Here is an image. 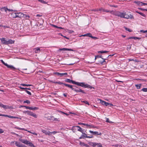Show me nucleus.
I'll use <instances>...</instances> for the list:
<instances>
[{
	"instance_id": "nucleus-1",
	"label": "nucleus",
	"mask_w": 147,
	"mask_h": 147,
	"mask_svg": "<svg viewBox=\"0 0 147 147\" xmlns=\"http://www.w3.org/2000/svg\"><path fill=\"white\" fill-rule=\"evenodd\" d=\"M122 18H125L127 19H134L133 16L130 14H128L126 12L122 13Z\"/></svg>"
},
{
	"instance_id": "nucleus-2",
	"label": "nucleus",
	"mask_w": 147,
	"mask_h": 147,
	"mask_svg": "<svg viewBox=\"0 0 147 147\" xmlns=\"http://www.w3.org/2000/svg\"><path fill=\"white\" fill-rule=\"evenodd\" d=\"M23 113L26 114H27L28 115L32 116L35 118H37V115L36 114L30 111H25L23 112Z\"/></svg>"
},
{
	"instance_id": "nucleus-3",
	"label": "nucleus",
	"mask_w": 147,
	"mask_h": 147,
	"mask_svg": "<svg viewBox=\"0 0 147 147\" xmlns=\"http://www.w3.org/2000/svg\"><path fill=\"white\" fill-rule=\"evenodd\" d=\"M1 61L3 64L4 65L6 66L7 67V68H10L11 69L13 70H15L16 69V68L14 67L12 65H9L7 64V63H5V62L3 61V60H1Z\"/></svg>"
},
{
	"instance_id": "nucleus-4",
	"label": "nucleus",
	"mask_w": 147,
	"mask_h": 147,
	"mask_svg": "<svg viewBox=\"0 0 147 147\" xmlns=\"http://www.w3.org/2000/svg\"><path fill=\"white\" fill-rule=\"evenodd\" d=\"M122 13L123 12H121L118 11H113L112 14L122 18Z\"/></svg>"
},
{
	"instance_id": "nucleus-5",
	"label": "nucleus",
	"mask_w": 147,
	"mask_h": 147,
	"mask_svg": "<svg viewBox=\"0 0 147 147\" xmlns=\"http://www.w3.org/2000/svg\"><path fill=\"white\" fill-rule=\"evenodd\" d=\"M85 84V83L84 82H76L75 84L86 88V84Z\"/></svg>"
},
{
	"instance_id": "nucleus-6",
	"label": "nucleus",
	"mask_w": 147,
	"mask_h": 147,
	"mask_svg": "<svg viewBox=\"0 0 147 147\" xmlns=\"http://www.w3.org/2000/svg\"><path fill=\"white\" fill-rule=\"evenodd\" d=\"M76 127L78 128V131L81 132L82 133H83V132L84 131L82 129L80 126H77L75 127H73L72 129V130L73 131H74V129H76L75 128Z\"/></svg>"
},
{
	"instance_id": "nucleus-7",
	"label": "nucleus",
	"mask_w": 147,
	"mask_h": 147,
	"mask_svg": "<svg viewBox=\"0 0 147 147\" xmlns=\"http://www.w3.org/2000/svg\"><path fill=\"white\" fill-rule=\"evenodd\" d=\"M100 103L103 105H105L106 106H107L108 105H113L109 103L108 102H106L105 101L102 100L100 99Z\"/></svg>"
},
{
	"instance_id": "nucleus-8",
	"label": "nucleus",
	"mask_w": 147,
	"mask_h": 147,
	"mask_svg": "<svg viewBox=\"0 0 147 147\" xmlns=\"http://www.w3.org/2000/svg\"><path fill=\"white\" fill-rule=\"evenodd\" d=\"M17 18H21L24 17V14L21 12H17L16 13Z\"/></svg>"
},
{
	"instance_id": "nucleus-9",
	"label": "nucleus",
	"mask_w": 147,
	"mask_h": 147,
	"mask_svg": "<svg viewBox=\"0 0 147 147\" xmlns=\"http://www.w3.org/2000/svg\"><path fill=\"white\" fill-rule=\"evenodd\" d=\"M54 74L58 76H59L60 77H62L64 75H67V73H60L58 72H55Z\"/></svg>"
},
{
	"instance_id": "nucleus-10",
	"label": "nucleus",
	"mask_w": 147,
	"mask_h": 147,
	"mask_svg": "<svg viewBox=\"0 0 147 147\" xmlns=\"http://www.w3.org/2000/svg\"><path fill=\"white\" fill-rule=\"evenodd\" d=\"M89 132L90 133L93 134L94 135H101V133L100 132L99 133L97 131H93L91 130H90Z\"/></svg>"
},
{
	"instance_id": "nucleus-11",
	"label": "nucleus",
	"mask_w": 147,
	"mask_h": 147,
	"mask_svg": "<svg viewBox=\"0 0 147 147\" xmlns=\"http://www.w3.org/2000/svg\"><path fill=\"white\" fill-rule=\"evenodd\" d=\"M16 146L18 147H24V146L20 142L16 141L15 143Z\"/></svg>"
},
{
	"instance_id": "nucleus-12",
	"label": "nucleus",
	"mask_w": 147,
	"mask_h": 147,
	"mask_svg": "<svg viewBox=\"0 0 147 147\" xmlns=\"http://www.w3.org/2000/svg\"><path fill=\"white\" fill-rule=\"evenodd\" d=\"M49 119L51 120H52L55 121H59L60 120L59 119L55 118L53 116H52L50 117L49 118Z\"/></svg>"
},
{
	"instance_id": "nucleus-13",
	"label": "nucleus",
	"mask_w": 147,
	"mask_h": 147,
	"mask_svg": "<svg viewBox=\"0 0 147 147\" xmlns=\"http://www.w3.org/2000/svg\"><path fill=\"white\" fill-rule=\"evenodd\" d=\"M59 51H74V50L73 49H68V48H62V49H59Z\"/></svg>"
},
{
	"instance_id": "nucleus-14",
	"label": "nucleus",
	"mask_w": 147,
	"mask_h": 147,
	"mask_svg": "<svg viewBox=\"0 0 147 147\" xmlns=\"http://www.w3.org/2000/svg\"><path fill=\"white\" fill-rule=\"evenodd\" d=\"M0 40H1V43L4 44L6 45L7 40H5V38H0Z\"/></svg>"
},
{
	"instance_id": "nucleus-15",
	"label": "nucleus",
	"mask_w": 147,
	"mask_h": 147,
	"mask_svg": "<svg viewBox=\"0 0 147 147\" xmlns=\"http://www.w3.org/2000/svg\"><path fill=\"white\" fill-rule=\"evenodd\" d=\"M65 81L66 82H69V83H72L73 84H75L76 82L73 81L72 80H71L69 79H67L65 80Z\"/></svg>"
},
{
	"instance_id": "nucleus-16",
	"label": "nucleus",
	"mask_w": 147,
	"mask_h": 147,
	"mask_svg": "<svg viewBox=\"0 0 147 147\" xmlns=\"http://www.w3.org/2000/svg\"><path fill=\"white\" fill-rule=\"evenodd\" d=\"M14 41L13 40L11 39H9L8 40H7V45L12 44L14 43Z\"/></svg>"
},
{
	"instance_id": "nucleus-17",
	"label": "nucleus",
	"mask_w": 147,
	"mask_h": 147,
	"mask_svg": "<svg viewBox=\"0 0 147 147\" xmlns=\"http://www.w3.org/2000/svg\"><path fill=\"white\" fill-rule=\"evenodd\" d=\"M42 131L46 135H48L49 136H50L51 135V132H50L49 131H47L43 130Z\"/></svg>"
},
{
	"instance_id": "nucleus-18",
	"label": "nucleus",
	"mask_w": 147,
	"mask_h": 147,
	"mask_svg": "<svg viewBox=\"0 0 147 147\" xmlns=\"http://www.w3.org/2000/svg\"><path fill=\"white\" fill-rule=\"evenodd\" d=\"M0 10L2 12L5 11L6 13L7 10V8L5 7H3L0 8Z\"/></svg>"
},
{
	"instance_id": "nucleus-19",
	"label": "nucleus",
	"mask_w": 147,
	"mask_h": 147,
	"mask_svg": "<svg viewBox=\"0 0 147 147\" xmlns=\"http://www.w3.org/2000/svg\"><path fill=\"white\" fill-rule=\"evenodd\" d=\"M19 140L25 144H26L28 143V141L26 140L22 139L20 138L19 139Z\"/></svg>"
},
{
	"instance_id": "nucleus-20",
	"label": "nucleus",
	"mask_w": 147,
	"mask_h": 147,
	"mask_svg": "<svg viewBox=\"0 0 147 147\" xmlns=\"http://www.w3.org/2000/svg\"><path fill=\"white\" fill-rule=\"evenodd\" d=\"M75 91L76 92H81L85 94L86 93L83 90H82L81 89H76L75 90Z\"/></svg>"
},
{
	"instance_id": "nucleus-21",
	"label": "nucleus",
	"mask_w": 147,
	"mask_h": 147,
	"mask_svg": "<svg viewBox=\"0 0 147 147\" xmlns=\"http://www.w3.org/2000/svg\"><path fill=\"white\" fill-rule=\"evenodd\" d=\"M11 16L13 18H17V15L16 13L13 12L11 13Z\"/></svg>"
},
{
	"instance_id": "nucleus-22",
	"label": "nucleus",
	"mask_w": 147,
	"mask_h": 147,
	"mask_svg": "<svg viewBox=\"0 0 147 147\" xmlns=\"http://www.w3.org/2000/svg\"><path fill=\"white\" fill-rule=\"evenodd\" d=\"M134 2L140 6H142L143 5V3L139 1H134Z\"/></svg>"
},
{
	"instance_id": "nucleus-23",
	"label": "nucleus",
	"mask_w": 147,
	"mask_h": 147,
	"mask_svg": "<svg viewBox=\"0 0 147 147\" xmlns=\"http://www.w3.org/2000/svg\"><path fill=\"white\" fill-rule=\"evenodd\" d=\"M35 53H38L40 52V49L38 47H37L35 49Z\"/></svg>"
},
{
	"instance_id": "nucleus-24",
	"label": "nucleus",
	"mask_w": 147,
	"mask_h": 147,
	"mask_svg": "<svg viewBox=\"0 0 147 147\" xmlns=\"http://www.w3.org/2000/svg\"><path fill=\"white\" fill-rule=\"evenodd\" d=\"M82 36H88L89 37H91L92 36V34L90 33H88L86 34L82 35Z\"/></svg>"
},
{
	"instance_id": "nucleus-25",
	"label": "nucleus",
	"mask_w": 147,
	"mask_h": 147,
	"mask_svg": "<svg viewBox=\"0 0 147 147\" xmlns=\"http://www.w3.org/2000/svg\"><path fill=\"white\" fill-rule=\"evenodd\" d=\"M28 144L29 145V146H30L35 147V146L32 143L28 141V143L27 144H26V145H28Z\"/></svg>"
},
{
	"instance_id": "nucleus-26",
	"label": "nucleus",
	"mask_w": 147,
	"mask_h": 147,
	"mask_svg": "<svg viewBox=\"0 0 147 147\" xmlns=\"http://www.w3.org/2000/svg\"><path fill=\"white\" fill-rule=\"evenodd\" d=\"M30 108L29 110H37L38 109V108L37 107H30Z\"/></svg>"
},
{
	"instance_id": "nucleus-27",
	"label": "nucleus",
	"mask_w": 147,
	"mask_h": 147,
	"mask_svg": "<svg viewBox=\"0 0 147 147\" xmlns=\"http://www.w3.org/2000/svg\"><path fill=\"white\" fill-rule=\"evenodd\" d=\"M86 88H90V89H91L92 88H93L94 89V87H92V86H90V85H88V84H86Z\"/></svg>"
},
{
	"instance_id": "nucleus-28",
	"label": "nucleus",
	"mask_w": 147,
	"mask_h": 147,
	"mask_svg": "<svg viewBox=\"0 0 147 147\" xmlns=\"http://www.w3.org/2000/svg\"><path fill=\"white\" fill-rule=\"evenodd\" d=\"M51 25L52 26H53L54 27L57 28H59V29H64V28H63L62 27H58V26H55L54 25H53V24H51Z\"/></svg>"
},
{
	"instance_id": "nucleus-29",
	"label": "nucleus",
	"mask_w": 147,
	"mask_h": 147,
	"mask_svg": "<svg viewBox=\"0 0 147 147\" xmlns=\"http://www.w3.org/2000/svg\"><path fill=\"white\" fill-rule=\"evenodd\" d=\"M82 136L83 137V138H87V135L86 134L84 133L83 132V133H82Z\"/></svg>"
},
{
	"instance_id": "nucleus-30",
	"label": "nucleus",
	"mask_w": 147,
	"mask_h": 147,
	"mask_svg": "<svg viewBox=\"0 0 147 147\" xmlns=\"http://www.w3.org/2000/svg\"><path fill=\"white\" fill-rule=\"evenodd\" d=\"M141 86V84H136L135 86L137 89H140V88Z\"/></svg>"
},
{
	"instance_id": "nucleus-31",
	"label": "nucleus",
	"mask_w": 147,
	"mask_h": 147,
	"mask_svg": "<svg viewBox=\"0 0 147 147\" xmlns=\"http://www.w3.org/2000/svg\"><path fill=\"white\" fill-rule=\"evenodd\" d=\"M2 107L5 109L9 108V106L7 105H3Z\"/></svg>"
},
{
	"instance_id": "nucleus-32",
	"label": "nucleus",
	"mask_w": 147,
	"mask_h": 147,
	"mask_svg": "<svg viewBox=\"0 0 147 147\" xmlns=\"http://www.w3.org/2000/svg\"><path fill=\"white\" fill-rule=\"evenodd\" d=\"M80 124L84 125L87 126H90V125L86 123H80Z\"/></svg>"
},
{
	"instance_id": "nucleus-33",
	"label": "nucleus",
	"mask_w": 147,
	"mask_h": 147,
	"mask_svg": "<svg viewBox=\"0 0 147 147\" xmlns=\"http://www.w3.org/2000/svg\"><path fill=\"white\" fill-rule=\"evenodd\" d=\"M90 144L93 147L96 146V143L91 142L90 143Z\"/></svg>"
},
{
	"instance_id": "nucleus-34",
	"label": "nucleus",
	"mask_w": 147,
	"mask_h": 147,
	"mask_svg": "<svg viewBox=\"0 0 147 147\" xmlns=\"http://www.w3.org/2000/svg\"><path fill=\"white\" fill-rule=\"evenodd\" d=\"M136 12L140 14V15H141V16H142L143 17H145L146 16V15L142 13L139 12L138 11H136Z\"/></svg>"
},
{
	"instance_id": "nucleus-35",
	"label": "nucleus",
	"mask_w": 147,
	"mask_h": 147,
	"mask_svg": "<svg viewBox=\"0 0 147 147\" xmlns=\"http://www.w3.org/2000/svg\"><path fill=\"white\" fill-rule=\"evenodd\" d=\"M108 52V51H98V53H106Z\"/></svg>"
},
{
	"instance_id": "nucleus-36",
	"label": "nucleus",
	"mask_w": 147,
	"mask_h": 147,
	"mask_svg": "<svg viewBox=\"0 0 147 147\" xmlns=\"http://www.w3.org/2000/svg\"><path fill=\"white\" fill-rule=\"evenodd\" d=\"M96 147H102V146L100 144L96 143Z\"/></svg>"
},
{
	"instance_id": "nucleus-37",
	"label": "nucleus",
	"mask_w": 147,
	"mask_h": 147,
	"mask_svg": "<svg viewBox=\"0 0 147 147\" xmlns=\"http://www.w3.org/2000/svg\"><path fill=\"white\" fill-rule=\"evenodd\" d=\"M15 128H16V129H18L24 130H25V131H27V130L25 129L24 128H20L19 127H16Z\"/></svg>"
},
{
	"instance_id": "nucleus-38",
	"label": "nucleus",
	"mask_w": 147,
	"mask_h": 147,
	"mask_svg": "<svg viewBox=\"0 0 147 147\" xmlns=\"http://www.w3.org/2000/svg\"><path fill=\"white\" fill-rule=\"evenodd\" d=\"M125 29L127 31H128L129 32H131L132 31V30L128 28H127L126 27H124Z\"/></svg>"
},
{
	"instance_id": "nucleus-39",
	"label": "nucleus",
	"mask_w": 147,
	"mask_h": 147,
	"mask_svg": "<svg viewBox=\"0 0 147 147\" xmlns=\"http://www.w3.org/2000/svg\"><path fill=\"white\" fill-rule=\"evenodd\" d=\"M11 118H16V119H21V118L18 117H14V116H11Z\"/></svg>"
},
{
	"instance_id": "nucleus-40",
	"label": "nucleus",
	"mask_w": 147,
	"mask_h": 147,
	"mask_svg": "<svg viewBox=\"0 0 147 147\" xmlns=\"http://www.w3.org/2000/svg\"><path fill=\"white\" fill-rule=\"evenodd\" d=\"M105 119H106V122L109 123L112 122H111L109 121V118L106 117L105 118Z\"/></svg>"
},
{
	"instance_id": "nucleus-41",
	"label": "nucleus",
	"mask_w": 147,
	"mask_h": 147,
	"mask_svg": "<svg viewBox=\"0 0 147 147\" xmlns=\"http://www.w3.org/2000/svg\"><path fill=\"white\" fill-rule=\"evenodd\" d=\"M25 91L29 95H31V93L30 92H29V91H28V90H25Z\"/></svg>"
},
{
	"instance_id": "nucleus-42",
	"label": "nucleus",
	"mask_w": 147,
	"mask_h": 147,
	"mask_svg": "<svg viewBox=\"0 0 147 147\" xmlns=\"http://www.w3.org/2000/svg\"><path fill=\"white\" fill-rule=\"evenodd\" d=\"M82 102H84V103L85 104H87V105H89V104L88 103V102L87 101H82Z\"/></svg>"
},
{
	"instance_id": "nucleus-43",
	"label": "nucleus",
	"mask_w": 147,
	"mask_h": 147,
	"mask_svg": "<svg viewBox=\"0 0 147 147\" xmlns=\"http://www.w3.org/2000/svg\"><path fill=\"white\" fill-rule=\"evenodd\" d=\"M21 85L22 86H31V85L29 84H21Z\"/></svg>"
},
{
	"instance_id": "nucleus-44",
	"label": "nucleus",
	"mask_w": 147,
	"mask_h": 147,
	"mask_svg": "<svg viewBox=\"0 0 147 147\" xmlns=\"http://www.w3.org/2000/svg\"><path fill=\"white\" fill-rule=\"evenodd\" d=\"M24 103H26L28 104H30V102L29 100H26L24 101Z\"/></svg>"
},
{
	"instance_id": "nucleus-45",
	"label": "nucleus",
	"mask_w": 147,
	"mask_h": 147,
	"mask_svg": "<svg viewBox=\"0 0 147 147\" xmlns=\"http://www.w3.org/2000/svg\"><path fill=\"white\" fill-rule=\"evenodd\" d=\"M140 32H142L143 33H145L146 32H147V30H140Z\"/></svg>"
},
{
	"instance_id": "nucleus-46",
	"label": "nucleus",
	"mask_w": 147,
	"mask_h": 147,
	"mask_svg": "<svg viewBox=\"0 0 147 147\" xmlns=\"http://www.w3.org/2000/svg\"><path fill=\"white\" fill-rule=\"evenodd\" d=\"M142 90L144 92H147V88H143Z\"/></svg>"
},
{
	"instance_id": "nucleus-47",
	"label": "nucleus",
	"mask_w": 147,
	"mask_h": 147,
	"mask_svg": "<svg viewBox=\"0 0 147 147\" xmlns=\"http://www.w3.org/2000/svg\"><path fill=\"white\" fill-rule=\"evenodd\" d=\"M7 11H17L16 10H13L12 9H9L7 8Z\"/></svg>"
},
{
	"instance_id": "nucleus-48",
	"label": "nucleus",
	"mask_w": 147,
	"mask_h": 147,
	"mask_svg": "<svg viewBox=\"0 0 147 147\" xmlns=\"http://www.w3.org/2000/svg\"><path fill=\"white\" fill-rule=\"evenodd\" d=\"M113 11H110V10H105V12H110L112 14Z\"/></svg>"
},
{
	"instance_id": "nucleus-49",
	"label": "nucleus",
	"mask_w": 147,
	"mask_h": 147,
	"mask_svg": "<svg viewBox=\"0 0 147 147\" xmlns=\"http://www.w3.org/2000/svg\"><path fill=\"white\" fill-rule=\"evenodd\" d=\"M64 85L68 87H69V88H70V86H71V85H69L68 84H64Z\"/></svg>"
},
{
	"instance_id": "nucleus-50",
	"label": "nucleus",
	"mask_w": 147,
	"mask_h": 147,
	"mask_svg": "<svg viewBox=\"0 0 147 147\" xmlns=\"http://www.w3.org/2000/svg\"><path fill=\"white\" fill-rule=\"evenodd\" d=\"M73 86L71 85L69 88H71L72 90H73L74 91H75V90H76V89H74V88H73Z\"/></svg>"
},
{
	"instance_id": "nucleus-51",
	"label": "nucleus",
	"mask_w": 147,
	"mask_h": 147,
	"mask_svg": "<svg viewBox=\"0 0 147 147\" xmlns=\"http://www.w3.org/2000/svg\"><path fill=\"white\" fill-rule=\"evenodd\" d=\"M24 15L25 16H24V17H23L24 18H30V16L29 15Z\"/></svg>"
},
{
	"instance_id": "nucleus-52",
	"label": "nucleus",
	"mask_w": 147,
	"mask_h": 147,
	"mask_svg": "<svg viewBox=\"0 0 147 147\" xmlns=\"http://www.w3.org/2000/svg\"><path fill=\"white\" fill-rule=\"evenodd\" d=\"M80 144L81 145V146H84L85 144L84 142H80Z\"/></svg>"
},
{
	"instance_id": "nucleus-53",
	"label": "nucleus",
	"mask_w": 147,
	"mask_h": 147,
	"mask_svg": "<svg viewBox=\"0 0 147 147\" xmlns=\"http://www.w3.org/2000/svg\"><path fill=\"white\" fill-rule=\"evenodd\" d=\"M57 84H60V85H61V84H64V83H62V82H57Z\"/></svg>"
},
{
	"instance_id": "nucleus-54",
	"label": "nucleus",
	"mask_w": 147,
	"mask_h": 147,
	"mask_svg": "<svg viewBox=\"0 0 147 147\" xmlns=\"http://www.w3.org/2000/svg\"><path fill=\"white\" fill-rule=\"evenodd\" d=\"M59 112H60L61 113H63V114H65L66 115H68V114H67V113H64V112H63L62 111H59Z\"/></svg>"
},
{
	"instance_id": "nucleus-55",
	"label": "nucleus",
	"mask_w": 147,
	"mask_h": 147,
	"mask_svg": "<svg viewBox=\"0 0 147 147\" xmlns=\"http://www.w3.org/2000/svg\"><path fill=\"white\" fill-rule=\"evenodd\" d=\"M91 38L94 39V40H96V39H97L98 38L96 37H94V36H92V37H91Z\"/></svg>"
},
{
	"instance_id": "nucleus-56",
	"label": "nucleus",
	"mask_w": 147,
	"mask_h": 147,
	"mask_svg": "<svg viewBox=\"0 0 147 147\" xmlns=\"http://www.w3.org/2000/svg\"><path fill=\"white\" fill-rule=\"evenodd\" d=\"M134 37H131V36H130V37H129V38H127V39H134Z\"/></svg>"
},
{
	"instance_id": "nucleus-57",
	"label": "nucleus",
	"mask_w": 147,
	"mask_h": 147,
	"mask_svg": "<svg viewBox=\"0 0 147 147\" xmlns=\"http://www.w3.org/2000/svg\"><path fill=\"white\" fill-rule=\"evenodd\" d=\"M3 132L4 131L2 129L0 128V134L3 133Z\"/></svg>"
},
{
	"instance_id": "nucleus-58",
	"label": "nucleus",
	"mask_w": 147,
	"mask_h": 147,
	"mask_svg": "<svg viewBox=\"0 0 147 147\" xmlns=\"http://www.w3.org/2000/svg\"><path fill=\"white\" fill-rule=\"evenodd\" d=\"M57 132H57L55 131H53V132H51V134H56V133H57Z\"/></svg>"
},
{
	"instance_id": "nucleus-59",
	"label": "nucleus",
	"mask_w": 147,
	"mask_h": 147,
	"mask_svg": "<svg viewBox=\"0 0 147 147\" xmlns=\"http://www.w3.org/2000/svg\"><path fill=\"white\" fill-rule=\"evenodd\" d=\"M31 134H32L36 136H37V134L34 132H31Z\"/></svg>"
},
{
	"instance_id": "nucleus-60",
	"label": "nucleus",
	"mask_w": 147,
	"mask_h": 147,
	"mask_svg": "<svg viewBox=\"0 0 147 147\" xmlns=\"http://www.w3.org/2000/svg\"><path fill=\"white\" fill-rule=\"evenodd\" d=\"M16 141H12V142H11L10 143V144L11 145H13V144L14 143V142H15L16 143Z\"/></svg>"
},
{
	"instance_id": "nucleus-61",
	"label": "nucleus",
	"mask_w": 147,
	"mask_h": 147,
	"mask_svg": "<svg viewBox=\"0 0 147 147\" xmlns=\"http://www.w3.org/2000/svg\"><path fill=\"white\" fill-rule=\"evenodd\" d=\"M23 107H24L26 108V109H30V107L25 106H23Z\"/></svg>"
},
{
	"instance_id": "nucleus-62",
	"label": "nucleus",
	"mask_w": 147,
	"mask_h": 147,
	"mask_svg": "<svg viewBox=\"0 0 147 147\" xmlns=\"http://www.w3.org/2000/svg\"><path fill=\"white\" fill-rule=\"evenodd\" d=\"M40 2L43 3H46L43 0H41Z\"/></svg>"
},
{
	"instance_id": "nucleus-63",
	"label": "nucleus",
	"mask_w": 147,
	"mask_h": 147,
	"mask_svg": "<svg viewBox=\"0 0 147 147\" xmlns=\"http://www.w3.org/2000/svg\"><path fill=\"white\" fill-rule=\"evenodd\" d=\"M140 38L137 37H134V39L135 40H136V39H140Z\"/></svg>"
},
{
	"instance_id": "nucleus-64",
	"label": "nucleus",
	"mask_w": 147,
	"mask_h": 147,
	"mask_svg": "<svg viewBox=\"0 0 147 147\" xmlns=\"http://www.w3.org/2000/svg\"><path fill=\"white\" fill-rule=\"evenodd\" d=\"M11 115H5V117H7L9 118H11Z\"/></svg>"
}]
</instances>
